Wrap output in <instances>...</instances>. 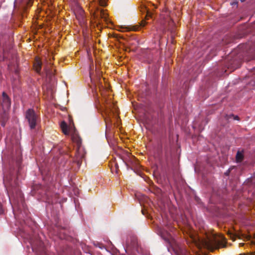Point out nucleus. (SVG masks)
Instances as JSON below:
<instances>
[{"instance_id": "13", "label": "nucleus", "mask_w": 255, "mask_h": 255, "mask_svg": "<svg viewBox=\"0 0 255 255\" xmlns=\"http://www.w3.org/2000/svg\"><path fill=\"white\" fill-rule=\"evenodd\" d=\"M3 213V209L1 205H0V214Z\"/></svg>"}, {"instance_id": "16", "label": "nucleus", "mask_w": 255, "mask_h": 255, "mask_svg": "<svg viewBox=\"0 0 255 255\" xmlns=\"http://www.w3.org/2000/svg\"><path fill=\"white\" fill-rule=\"evenodd\" d=\"M239 245L240 246H243L244 245V243H240Z\"/></svg>"}, {"instance_id": "7", "label": "nucleus", "mask_w": 255, "mask_h": 255, "mask_svg": "<svg viewBox=\"0 0 255 255\" xmlns=\"http://www.w3.org/2000/svg\"><path fill=\"white\" fill-rule=\"evenodd\" d=\"M42 63L40 59L36 57L33 63V68L37 73H39L41 69Z\"/></svg>"}, {"instance_id": "11", "label": "nucleus", "mask_w": 255, "mask_h": 255, "mask_svg": "<svg viewBox=\"0 0 255 255\" xmlns=\"http://www.w3.org/2000/svg\"><path fill=\"white\" fill-rule=\"evenodd\" d=\"M99 4L102 6H106V2L105 0H99Z\"/></svg>"}, {"instance_id": "2", "label": "nucleus", "mask_w": 255, "mask_h": 255, "mask_svg": "<svg viewBox=\"0 0 255 255\" xmlns=\"http://www.w3.org/2000/svg\"><path fill=\"white\" fill-rule=\"evenodd\" d=\"M26 118L31 129L35 128L38 121V116L33 110L29 109L26 113Z\"/></svg>"}, {"instance_id": "3", "label": "nucleus", "mask_w": 255, "mask_h": 255, "mask_svg": "<svg viewBox=\"0 0 255 255\" xmlns=\"http://www.w3.org/2000/svg\"><path fill=\"white\" fill-rule=\"evenodd\" d=\"M228 235L231 239L233 241H235L237 239L243 240L244 241H249L251 239L250 235H246L241 232H237L235 233H229Z\"/></svg>"}, {"instance_id": "9", "label": "nucleus", "mask_w": 255, "mask_h": 255, "mask_svg": "<svg viewBox=\"0 0 255 255\" xmlns=\"http://www.w3.org/2000/svg\"><path fill=\"white\" fill-rule=\"evenodd\" d=\"M100 14L101 18H103L105 21L108 20V14L106 10L101 9Z\"/></svg>"}, {"instance_id": "8", "label": "nucleus", "mask_w": 255, "mask_h": 255, "mask_svg": "<svg viewBox=\"0 0 255 255\" xmlns=\"http://www.w3.org/2000/svg\"><path fill=\"white\" fill-rule=\"evenodd\" d=\"M2 97H3V99L4 103L5 104L6 106H7V107H9L10 106V101H9L8 97L5 94V93L4 92L2 93Z\"/></svg>"}, {"instance_id": "5", "label": "nucleus", "mask_w": 255, "mask_h": 255, "mask_svg": "<svg viewBox=\"0 0 255 255\" xmlns=\"http://www.w3.org/2000/svg\"><path fill=\"white\" fill-rule=\"evenodd\" d=\"M69 121H70V126L68 127L66 123L65 122H61L60 124V127L62 129V132L66 135L69 134L70 131L72 130V128L71 125L73 124V122L71 121V118L69 117Z\"/></svg>"}, {"instance_id": "6", "label": "nucleus", "mask_w": 255, "mask_h": 255, "mask_svg": "<svg viewBox=\"0 0 255 255\" xmlns=\"http://www.w3.org/2000/svg\"><path fill=\"white\" fill-rule=\"evenodd\" d=\"M139 26H121L120 27L119 30L121 32H126L129 31H137L139 29Z\"/></svg>"}, {"instance_id": "14", "label": "nucleus", "mask_w": 255, "mask_h": 255, "mask_svg": "<svg viewBox=\"0 0 255 255\" xmlns=\"http://www.w3.org/2000/svg\"><path fill=\"white\" fill-rule=\"evenodd\" d=\"M145 24H146L145 21H142L141 22V25L142 26H144L145 25Z\"/></svg>"}, {"instance_id": "10", "label": "nucleus", "mask_w": 255, "mask_h": 255, "mask_svg": "<svg viewBox=\"0 0 255 255\" xmlns=\"http://www.w3.org/2000/svg\"><path fill=\"white\" fill-rule=\"evenodd\" d=\"M243 159V154L240 152H238L236 155V160L237 162H241Z\"/></svg>"}, {"instance_id": "18", "label": "nucleus", "mask_w": 255, "mask_h": 255, "mask_svg": "<svg viewBox=\"0 0 255 255\" xmlns=\"http://www.w3.org/2000/svg\"><path fill=\"white\" fill-rule=\"evenodd\" d=\"M242 1H244L245 0H240Z\"/></svg>"}, {"instance_id": "15", "label": "nucleus", "mask_w": 255, "mask_h": 255, "mask_svg": "<svg viewBox=\"0 0 255 255\" xmlns=\"http://www.w3.org/2000/svg\"><path fill=\"white\" fill-rule=\"evenodd\" d=\"M150 16L149 14L148 13L146 16V19H148V17Z\"/></svg>"}, {"instance_id": "12", "label": "nucleus", "mask_w": 255, "mask_h": 255, "mask_svg": "<svg viewBox=\"0 0 255 255\" xmlns=\"http://www.w3.org/2000/svg\"><path fill=\"white\" fill-rule=\"evenodd\" d=\"M240 255H255V253H253L252 254H249V253H247V254H240Z\"/></svg>"}, {"instance_id": "17", "label": "nucleus", "mask_w": 255, "mask_h": 255, "mask_svg": "<svg viewBox=\"0 0 255 255\" xmlns=\"http://www.w3.org/2000/svg\"><path fill=\"white\" fill-rule=\"evenodd\" d=\"M252 242L253 244H255V242L254 241H252Z\"/></svg>"}, {"instance_id": "1", "label": "nucleus", "mask_w": 255, "mask_h": 255, "mask_svg": "<svg viewBox=\"0 0 255 255\" xmlns=\"http://www.w3.org/2000/svg\"><path fill=\"white\" fill-rule=\"evenodd\" d=\"M190 236L193 242L199 248L202 246L211 251L220 247H225L227 243L226 239L221 234H217L214 232L207 235V239L201 241L192 234H190Z\"/></svg>"}, {"instance_id": "4", "label": "nucleus", "mask_w": 255, "mask_h": 255, "mask_svg": "<svg viewBox=\"0 0 255 255\" xmlns=\"http://www.w3.org/2000/svg\"><path fill=\"white\" fill-rule=\"evenodd\" d=\"M117 111V108L115 105L111 102H106L105 104L104 113L107 118H110L112 113Z\"/></svg>"}]
</instances>
